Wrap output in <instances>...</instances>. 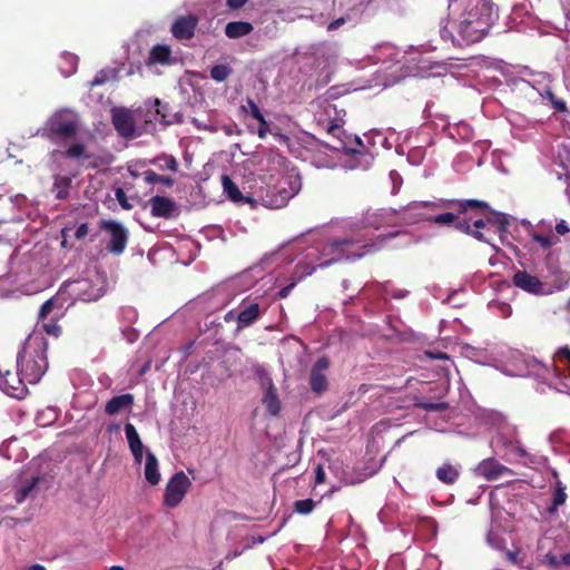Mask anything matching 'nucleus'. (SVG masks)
I'll return each mask as SVG.
<instances>
[{
  "label": "nucleus",
  "instance_id": "nucleus-1",
  "mask_svg": "<svg viewBox=\"0 0 570 570\" xmlns=\"http://www.w3.org/2000/svg\"><path fill=\"white\" fill-rule=\"evenodd\" d=\"M449 23L441 38L455 47H465L483 39L497 19L491 0H454L449 3Z\"/></svg>",
  "mask_w": 570,
  "mask_h": 570
},
{
  "label": "nucleus",
  "instance_id": "nucleus-2",
  "mask_svg": "<svg viewBox=\"0 0 570 570\" xmlns=\"http://www.w3.org/2000/svg\"><path fill=\"white\" fill-rule=\"evenodd\" d=\"M402 52L390 43L380 45L374 48V53L363 58L362 63L370 61L374 65L382 63V67L374 71L375 86L387 87L397 82L404 73H399L397 70L389 72V69L401 63Z\"/></svg>",
  "mask_w": 570,
  "mask_h": 570
},
{
  "label": "nucleus",
  "instance_id": "nucleus-3",
  "mask_svg": "<svg viewBox=\"0 0 570 570\" xmlns=\"http://www.w3.org/2000/svg\"><path fill=\"white\" fill-rule=\"evenodd\" d=\"M45 341L30 344L18 354L17 367L30 384L39 382L48 367Z\"/></svg>",
  "mask_w": 570,
  "mask_h": 570
},
{
  "label": "nucleus",
  "instance_id": "nucleus-4",
  "mask_svg": "<svg viewBox=\"0 0 570 570\" xmlns=\"http://www.w3.org/2000/svg\"><path fill=\"white\" fill-rule=\"evenodd\" d=\"M80 125L78 116L68 109L55 112L47 121L45 136L52 142L75 139Z\"/></svg>",
  "mask_w": 570,
  "mask_h": 570
},
{
  "label": "nucleus",
  "instance_id": "nucleus-5",
  "mask_svg": "<svg viewBox=\"0 0 570 570\" xmlns=\"http://www.w3.org/2000/svg\"><path fill=\"white\" fill-rule=\"evenodd\" d=\"M99 228L106 234V250L115 256L124 254L128 239L129 230L117 220L101 219Z\"/></svg>",
  "mask_w": 570,
  "mask_h": 570
},
{
  "label": "nucleus",
  "instance_id": "nucleus-6",
  "mask_svg": "<svg viewBox=\"0 0 570 570\" xmlns=\"http://www.w3.org/2000/svg\"><path fill=\"white\" fill-rule=\"evenodd\" d=\"M254 374L259 383L261 389L264 390V395L262 399L263 405L271 416H277L281 412L282 405L278 397L277 387L275 386L273 379L271 377L268 371L262 365L254 367Z\"/></svg>",
  "mask_w": 570,
  "mask_h": 570
},
{
  "label": "nucleus",
  "instance_id": "nucleus-7",
  "mask_svg": "<svg viewBox=\"0 0 570 570\" xmlns=\"http://www.w3.org/2000/svg\"><path fill=\"white\" fill-rule=\"evenodd\" d=\"M521 91L533 102L547 98L558 111L563 112L567 110L566 102L557 99L552 94L548 76H542L533 82L522 81Z\"/></svg>",
  "mask_w": 570,
  "mask_h": 570
},
{
  "label": "nucleus",
  "instance_id": "nucleus-8",
  "mask_svg": "<svg viewBox=\"0 0 570 570\" xmlns=\"http://www.w3.org/2000/svg\"><path fill=\"white\" fill-rule=\"evenodd\" d=\"M190 487L191 481L185 472L175 473L166 484L164 504L168 508H176L184 500Z\"/></svg>",
  "mask_w": 570,
  "mask_h": 570
},
{
  "label": "nucleus",
  "instance_id": "nucleus-9",
  "mask_svg": "<svg viewBox=\"0 0 570 570\" xmlns=\"http://www.w3.org/2000/svg\"><path fill=\"white\" fill-rule=\"evenodd\" d=\"M487 225H492L499 232H504L508 225V219L503 214H492L485 220L475 219L472 224L465 219H462V222H458V229L472 235L479 240L489 243V239L484 237L482 232H480V229L484 228Z\"/></svg>",
  "mask_w": 570,
  "mask_h": 570
},
{
  "label": "nucleus",
  "instance_id": "nucleus-10",
  "mask_svg": "<svg viewBox=\"0 0 570 570\" xmlns=\"http://www.w3.org/2000/svg\"><path fill=\"white\" fill-rule=\"evenodd\" d=\"M330 367V360L327 356H321L317 358L309 373V386L311 390L320 395L324 393L328 387V380L325 372Z\"/></svg>",
  "mask_w": 570,
  "mask_h": 570
},
{
  "label": "nucleus",
  "instance_id": "nucleus-11",
  "mask_svg": "<svg viewBox=\"0 0 570 570\" xmlns=\"http://www.w3.org/2000/svg\"><path fill=\"white\" fill-rule=\"evenodd\" d=\"M148 205L154 217L170 219L179 215L177 204L166 196H154L148 200Z\"/></svg>",
  "mask_w": 570,
  "mask_h": 570
},
{
  "label": "nucleus",
  "instance_id": "nucleus-12",
  "mask_svg": "<svg viewBox=\"0 0 570 570\" xmlns=\"http://www.w3.org/2000/svg\"><path fill=\"white\" fill-rule=\"evenodd\" d=\"M197 24L196 16H180L171 24L170 31L177 40H189L194 37Z\"/></svg>",
  "mask_w": 570,
  "mask_h": 570
},
{
  "label": "nucleus",
  "instance_id": "nucleus-13",
  "mask_svg": "<svg viewBox=\"0 0 570 570\" xmlns=\"http://www.w3.org/2000/svg\"><path fill=\"white\" fill-rule=\"evenodd\" d=\"M475 473L485 480H497L505 474H511V470L493 459L483 460L475 468Z\"/></svg>",
  "mask_w": 570,
  "mask_h": 570
},
{
  "label": "nucleus",
  "instance_id": "nucleus-14",
  "mask_svg": "<svg viewBox=\"0 0 570 570\" xmlns=\"http://www.w3.org/2000/svg\"><path fill=\"white\" fill-rule=\"evenodd\" d=\"M513 284L531 294H546L543 283H541L537 276H533L525 271H519L513 275Z\"/></svg>",
  "mask_w": 570,
  "mask_h": 570
},
{
  "label": "nucleus",
  "instance_id": "nucleus-15",
  "mask_svg": "<svg viewBox=\"0 0 570 570\" xmlns=\"http://www.w3.org/2000/svg\"><path fill=\"white\" fill-rule=\"evenodd\" d=\"M40 481V476H32L28 480L21 481L14 490L16 503L22 504L27 499H35Z\"/></svg>",
  "mask_w": 570,
  "mask_h": 570
},
{
  "label": "nucleus",
  "instance_id": "nucleus-16",
  "mask_svg": "<svg viewBox=\"0 0 570 570\" xmlns=\"http://www.w3.org/2000/svg\"><path fill=\"white\" fill-rule=\"evenodd\" d=\"M112 125L121 137L129 138L135 132V121L128 111L119 110L114 112Z\"/></svg>",
  "mask_w": 570,
  "mask_h": 570
},
{
  "label": "nucleus",
  "instance_id": "nucleus-17",
  "mask_svg": "<svg viewBox=\"0 0 570 570\" xmlns=\"http://www.w3.org/2000/svg\"><path fill=\"white\" fill-rule=\"evenodd\" d=\"M134 395L131 393H125L111 397L105 405V413L114 416L119 414L121 411L128 410L134 405Z\"/></svg>",
  "mask_w": 570,
  "mask_h": 570
},
{
  "label": "nucleus",
  "instance_id": "nucleus-18",
  "mask_svg": "<svg viewBox=\"0 0 570 570\" xmlns=\"http://www.w3.org/2000/svg\"><path fill=\"white\" fill-rule=\"evenodd\" d=\"M261 317V308L258 303H250L244 307L237 315V330L240 331L250 326Z\"/></svg>",
  "mask_w": 570,
  "mask_h": 570
},
{
  "label": "nucleus",
  "instance_id": "nucleus-19",
  "mask_svg": "<svg viewBox=\"0 0 570 570\" xmlns=\"http://www.w3.org/2000/svg\"><path fill=\"white\" fill-rule=\"evenodd\" d=\"M554 372L558 377L570 379V348L561 347L554 356Z\"/></svg>",
  "mask_w": 570,
  "mask_h": 570
},
{
  "label": "nucleus",
  "instance_id": "nucleus-20",
  "mask_svg": "<svg viewBox=\"0 0 570 570\" xmlns=\"http://www.w3.org/2000/svg\"><path fill=\"white\" fill-rule=\"evenodd\" d=\"M254 30L250 22L230 21L225 26V35L229 39H238L248 36Z\"/></svg>",
  "mask_w": 570,
  "mask_h": 570
},
{
  "label": "nucleus",
  "instance_id": "nucleus-21",
  "mask_svg": "<svg viewBox=\"0 0 570 570\" xmlns=\"http://www.w3.org/2000/svg\"><path fill=\"white\" fill-rule=\"evenodd\" d=\"M145 478L151 485H157L160 481V473L158 470V460L156 455L147 451L145 463Z\"/></svg>",
  "mask_w": 570,
  "mask_h": 570
},
{
  "label": "nucleus",
  "instance_id": "nucleus-22",
  "mask_svg": "<svg viewBox=\"0 0 570 570\" xmlns=\"http://www.w3.org/2000/svg\"><path fill=\"white\" fill-rule=\"evenodd\" d=\"M63 316L62 313H56L51 318L38 320L43 332L50 336L59 337L61 335V326L58 321Z\"/></svg>",
  "mask_w": 570,
  "mask_h": 570
},
{
  "label": "nucleus",
  "instance_id": "nucleus-23",
  "mask_svg": "<svg viewBox=\"0 0 570 570\" xmlns=\"http://www.w3.org/2000/svg\"><path fill=\"white\" fill-rule=\"evenodd\" d=\"M149 164L157 166L160 170L178 171L177 159L171 155H160L149 160Z\"/></svg>",
  "mask_w": 570,
  "mask_h": 570
},
{
  "label": "nucleus",
  "instance_id": "nucleus-24",
  "mask_svg": "<svg viewBox=\"0 0 570 570\" xmlns=\"http://www.w3.org/2000/svg\"><path fill=\"white\" fill-rule=\"evenodd\" d=\"M71 178L67 176H57L53 183V193L57 199H66L69 195Z\"/></svg>",
  "mask_w": 570,
  "mask_h": 570
},
{
  "label": "nucleus",
  "instance_id": "nucleus-25",
  "mask_svg": "<svg viewBox=\"0 0 570 570\" xmlns=\"http://www.w3.org/2000/svg\"><path fill=\"white\" fill-rule=\"evenodd\" d=\"M436 476L445 484H453L459 478V470L451 464H443L436 470Z\"/></svg>",
  "mask_w": 570,
  "mask_h": 570
},
{
  "label": "nucleus",
  "instance_id": "nucleus-26",
  "mask_svg": "<svg viewBox=\"0 0 570 570\" xmlns=\"http://www.w3.org/2000/svg\"><path fill=\"white\" fill-rule=\"evenodd\" d=\"M171 50L168 46L156 45L151 48L149 60L151 62L167 63L170 59Z\"/></svg>",
  "mask_w": 570,
  "mask_h": 570
},
{
  "label": "nucleus",
  "instance_id": "nucleus-27",
  "mask_svg": "<svg viewBox=\"0 0 570 570\" xmlns=\"http://www.w3.org/2000/svg\"><path fill=\"white\" fill-rule=\"evenodd\" d=\"M62 156L68 159H87L90 155L87 153V147L83 142L71 144L63 153Z\"/></svg>",
  "mask_w": 570,
  "mask_h": 570
},
{
  "label": "nucleus",
  "instance_id": "nucleus-28",
  "mask_svg": "<svg viewBox=\"0 0 570 570\" xmlns=\"http://www.w3.org/2000/svg\"><path fill=\"white\" fill-rule=\"evenodd\" d=\"M222 184L224 191L228 196V198L233 202H240L243 199V194L238 189L237 185L233 181V179L227 176H222Z\"/></svg>",
  "mask_w": 570,
  "mask_h": 570
},
{
  "label": "nucleus",
  "instance_id": "nucleus-29",
  "mask_svg": "<svg viewBox=\"0 0 570 570\" xmlns=\"http://www.w3.org/2000/svg\"><path fill=\"white\" fill-rule=\"evenodd\" d=\"M142 175H144V180L150 185L160 183V184L166 185L167 187H171L175 184V179L171 178L170 176L159 175L151 169L144 171Z\"/></svg>",
  "mask_w": 570,
  "mask_h": 570
},
{
  "label": "nucleus",
  "instance_id": "nucleus-30",
  "mask_svg": "<svg viewBox=\"0 0 570 570\" xmlns=\"http://www.w3.org/2000/svg\"><path fill=\"white\" fill-rule=\"evenodd\" d=\"M125 434L130 450L136 449L137 451L139 448H144L140 436L131 423L125 424Z\"/></svg>",
  "mask_w": 570,
  "mask_h": 570
},
{
  "label": "nucleus",
  "instance_id": "nucleus-31",
  "mask_svg": "<svg viewBox=\"0 0 570 570\" xmlns=\"http://www.w3.org/2000/svg\"><path fill=\"white\" fill-rule=\"evenodd\" d=\"M209 73L213 80L216 82H223L233 73V68L229 65L224 63L215 65L212 67Z\"/></svg>",
  "mask_w": 570,
  "mask_h": 570
},
{
  "label": "nucleus",
  "instance_id": "nucleus-32",
  "mask_svg": "<svg viewBox=\"0 0 570 570\" xmlns=\"http://www.w3.org/2000/svg\"><path fill=\"white\" fill-rule=\"evenodd\" d=\"M557 163L566 170H570V147L562 144L558 148ZM566 177L569 178V173H566Z\"/></svg>",
  "mask_w": 570,
  "mask_h": 570
},
{
  "label": "nucleus",
  "instance_id": "nucleus-33",
  "mask_svg": "<svg viewBox=\"0 0 570 570\" xmlns=\"http://www.w3.org/2000/svg\"><path fill=\"white\" fill-rule=\"evenodd\" d=\"M443 205H444L443 200H441L439 203H434V202H413V203H410L405 207V209L409 210V212H413V213L420 215V210L423 209V208L436 209V208L443 207Z\"/></svg>",
  "mask_w": 570,
  "mask_h": 570
},
{
  "label": "nucleus",
  "instance_id": "nucleus-34",
  "mask_svg": "<svg viewBox=\"0 0 570 570\" xmlns=\"http://www.w3.org/2000/svg\"><path fill=\"white\" fill-rule=\"evenodd\" d=\"M433 222L439 225L454 224L455 228L458 229V222H462V219L452 213H444V214H440V215L435 216L433 218Z\"/></svg>",
  "mask_w": 570,
  "mask_h": 570
},
{
  "label": "nucleus",
  "instance_id": "nucleus-35",
  "mask_svg": "<svg viewBox=\"0 0 570 570\" xmlns=\"http://www.w3.org/2000/svg\"><path fill=\"white\" fill-rule=\"evenodd\" d=\"M315 508L313 499L298 500L294 503V511L299 514H308Z\"/></svg>",
  "mask_w": 570,
  "mask_h": 570
},
{
  "label": "nucleus",
  "instance_id": "nucleus-36",
  "mask_svg": "<svg viewBox=\"0 0 570 570\" xmlns=\"http://www.w3.org/2000/svg\"><path fill=\"white\" fill-rule=\"evenodd\" d=\"M55 307H56V299L55 298L47 299L41 305V307L39 309L38 320H47V318H49V315L51 314V312L53 311Z\"/></svg>",
  "mask_w": 570,
  "mask_h": 570
},
{
  "label": "nucleus",
  "instance_id": "nucleus-37",
  "mask_svg": "<svg viewBox=\"0 0 570 570\" xmlns=\"http://www.w3.org/2000/svg\"><path fill=\"white\" fill-rule=\"evenodd\" d=\"M115 197L124 209L132 208V205L129 203L126 191L122 188L119 187L115 190Z\"/></svg>",
  "mask_w": 570,
  "mask_h": 570
},
{
  "label": "nucleus",
  "instance_id": "nucleus-38",
  "mask_svg": "<svg viewBox=\"0 0 570 570\" xmlns=\"http://www.w3.org/2000/svg\"><path fill=\"white\" fill-rule=\"evenodd\" d=\"M373 159L374 157L371 153H362L358 149V167H362L363 169L370 168Z\"/></svg>",
  "mask_w": 570,
  "mask_h": 570
},
{
  "label": "nucleus",
  "instance_id": "nucleus-39",
  "mask_svg": "<svg viewBox=\"0 0 570 570\" xmlns=\"http://www.w3.org/2000/svg\"><path fill=\"white\" fill-rule=\"evenodd\" d=\"M109 79V76H108V72L105 71V70H100L96 76L95 78L89 81V88H95V87H98V86H101L104 85L105 82H107Z\"/></svg>",
  "mask_w": 570,
  "mask_h": 570
},
{
  "label": "nucleus",
  "instance_id": "nucleus-40",
  "mask_svg": "<svg viewBox=\"0 0 570 570\" xmlns=\"http://www.w3.org/2000/svg\"><path fill=\"white\" fill-rule=\"evenodd\" d=\"M419 406L426 411L435 412H440L446 409V404L443 402H421Z\"/></svg>",
  "mask_w": 570,
  "mask_h": 570
},
{
  "label": "nucleus",
  "instance_id": "nucleus-41",
  "mask_svg": "<svg viewBox=\"0 0 570 570\" xmlns=\"http://www.w3.org/2000/svg\"><path fill=\"white\" fill-rule=\"evenodd\" d=\"M419 406L426 411L435 412H440L446 409V404L443 402H421Z\"/></svg>",
  "mask_w": 570,
  "mask_h": 570
},
{
  "label": "nucleus",
  "instance_id": "nucleus-42",
  "mask_svg": "<svg viewBox=\"0 0 570 570\" xmlns=\"http://www.w3.org/2000/svg\"><path fill=\"white\" fill-rule=\"evenodd\" d=\"M390 180H391L392 186H393L392 187V194H396L400 190L401 186H402L403 179H402L401 175L397 171L391 170L390 171Z\"/></svg>",
  "mask_w": 570,
  "mask_h": 570
},
{
  "label": "nucleus",
  "instance_id": "nucleus-43",
  "mask_svg": "<svg viewBox=\"0 0 570 570\" xmlns=\"http://www.w3.org/2000/svg\"><path fill=\"white\" fill-rule=\"evenodd\" d=\"M334 252H344L345 247H353L354 242L351 239L336 240L332 244Z\"/></svg>",
  "mask_w": 570,
  "mask_h": 570
},
{
  "label": "nucleus",
  "instance_id": "nucleus-44",
  "mask_svg": "<svg viewBox=\"0 0 570 570\" xmlns=\"http://www.w3.org/2000/svg\"><path fill=\"white\" fill-rule=\"evenodd\" d=\"M567 494L563 489H557L553 493V505L557 508L566 502Z\"/></svg>",
  "mask_w": 570,
  "mask_h": 570
},
{
  "label": "nucleus",
  "instance_id": "nucleus-45",
  "mask_svg": "<svg viewBox=\"0 0 570 570\" xmlns=\"http://www.w3.org/2000/svg\"><path fill=\"white\" fill-rule=\"evenodd\" d=\"M532 237L543 248H549L550 246H552V239L549 236L534 234Z\"/></svg>",
  "mask_w": 570,
  "mask_h": 570
},
{
  "label": "nucleus",
  "instance_id": "nucleus-46",
  "mask_svg": "<svg viewBox=\"0 0 570 570\" xmlns=\"http://www.w3.org/2000/svg\"><path fill=\"white\" fill-rule=\"evenodd\" d=\"M88 232H89L88 224L82 223L77 227V229L75 232V237L77 239H83L88 235Z\"/></svg>",
  "mask_w": 570,
  "mask_h": 570
},
{
  "label": "nucleus",
  "instance_id": "nucleus-47",
  "mask_svg": "<svg viewBox=\"0 0 570 570\" xmlns=\"http://www.w3.org/2000/svg\"><path fill=\"white\" fill-rule=\"evenodd\" d=\"M487 540L489 544L495 549H501L503 547L501 539H499L493 532H489Z\"/></svg>",
  "mask_w": 570,
  "mask_h": 570
},
{
  "label": "nucleus",
  "instance_id": "nucleus-48",
  "mask_svg": "<svg viewBox=\"0 0 570 570\" xmlns=\"http://www.w3.org/2000/svg\"><path fill=\"white\" fill-rule=\"evenodd\" d=\"M249 0H227L226 7L229 10H238L242 9Z\"/></svg>",
  "mask_w": 570,
  "mask_h": 570
},
{
  "label": "nucleus",
  "instance_id": "nucleus-49",
  "mask_svg": "<svg viewBox=\"0 0 570 570\" xmlns=\"http://www.w3.org/2000/svg\"><path fill=\"white\" fill-rule=\"evenodd\" d=\"M325 471L321 464H318L315 469V484L324 483L325 481Z\"/></svg>",
  "mask_w": 570,
  "mask_h": 570
},
{
  "label": "nucleus",
  "instance_id": "nucleus-50",
  "mask_svg": "<svg viewBox=\"0 0 570 570\" xmlns=\"http://www.w3.org/2000/svg\"><path fill=\"white\" fill-rule=\"evenodd\" d=\"M460 206L463 210H466V207H473V208L474 207H485L487 205L482 202L470 199V200H465L464 203H461Z\"/></svg>",
  "mask_w": 570,
  "mask_h": 570
},
{
  "label": "nucleus",
  "instance_id": "nucleus-51",
  "mask_svg": "<svg viewBox=\"0 0 570 570\" xmlns=\"http://www.w3.org/2000/svg\"><path fill=\"white\" fill-rule=\"evenodd\" d=\"M268 131H269L268 121L258 125L257 135L259 138L264 139L267 136Z\"/></svg>",
  "mask_w": 570,
  "mask_h": 570
},
{
  "label": "nucleus",
  "instance_id": "nucleus-52",
  "mask_svg": "<svg viewBox=\"0 0 570 570\" xmlns=\"http://www.w3.org/2000/svg\"><path fill=\"white\" fill-rule=\"evenodd\" d=\"M247 104H248V107H249V114L254 118L256 115H258L261 109L258 108L256 102L253 99H250V98L247 99Z\"/></svg>",
  "mask_w": 570,
  "mask_h": 570
},
{
  "label": "nucleus",
  "instance_id": "nucleus-53",
  "mask_svg": "<svg viewBox=\"0 0 570 570\" xmlns=\"http://www.w3.org/2000/svg\"><path fill=\"white\" fill-rule=\"evenodd\" d=\"M345 21H346V19H345L344 17L338 18V19H335V20H333V21L328 24L327 29H328V30H336V29H338L341 26H343V24L345 23Z\"/></svg>",
  "mask_w": 570,
  "mask_h": 570
},
{
  "label": "nucleus",
  "instance_id": "nucleus-54",
  "mask_svg": "<svg viewBox=\"0 0 570 570\" xmlns=\"http://www.w3.org/2000/svg\"><path fill=\"white\" fill-rule=\"evenodd\" d=\"M294 286H295V283H291L289 285H287V286H285V287H283V288L278 292L277 296H278L279 298H285V297H287V296L289 295L291 291L294 288Z\"/></svg>",
  "mask_w": 570,
  "mask_h": 570
},
{
  "label": "nucleus",
  "instance_id": "nucleus-55",
  "mask_svg": "<svg viewBox=\"0 0 570 570\" xmlns=\"http://www.w3.org/2000/svg\"><path fill=\"white\" fill-rule=\"evenodd\" d=\"M130 451L132 453L135 462L140 464L142 461V456H144V448H139L137 451H136V449L130 450Z\"/></svg>",
  "mask_w": 570,
  "mask_h": 570
},
{
  "label": "nucleus",
  "instance_id": "nucleus-56",
  "mask_svg": "<svg viewBox=\"0 0 570 570\" xmlns=\"http://www.w3.org/2000/svg\"><path fill=\"white\" fill-rule=\"evenodd\" d=\"M556 230L559 235H564L569 232V227L564 220H561L557 224Z\"/></svg>",
  "mask_w": 570,
  "mask_h": 570
},
{
  "label": "nucleus",
  "instance_id": "nucleus-57",
  "mask_svg": "<svg viewBox=\"0 0 570 570\" xmlns=\"http://www.w3.org/2000/svg\"><path fill=\"white\" fill-rule=\"evenodd\" d=\"M341 148L344 150V153L348 156H354L356 154V149L353 147H347L343 141L340 142ZM336 149H340V147H335Z\"/></svg>",
  "mask_w": 570,
  "mask_h": 570
},
{
  "label": "nucleus",
  "instance_id": "nucleus-58",
  "mask_svg": "<svg viewBox=\"0 0 570 570\" xmlns=\"http://www.w3.org/2000/svg\"><path fill=\"white\" fill-rule=\"evenodd\" d=\"M546 561H547L550 566H552V567H559V564H560V562H559L558 558H557L556 556H553V554H550V553H548V554L546 556Z\"/></svg>",
  "mask_w": 570,
  "mask_h": 570
},
{
  "label": "nucleus",
  "instance_id": "nucleus-59",
  "mask_svg": "<svg viewBox=\"0 0 570 570\" xmlns=\"http://www.w3.org/2000/svg\"><path fill=\"white\" fill-rule=\"evenodd\" d=\"M26 570H47L46 567L39 563L29 566Z\"/></svg>",
  "mask_w": 570,
  "mask_h": 570
},
{
  "label": "nucleus",
  "instance_id": "nucleus-60",
  "mask_svg": "<svg viewBox=\"0 0 570 570\" xmlns=\"http://www.w3.org/2000/svg\"><path fill=\"white\" fill-rule=\"evenodd\" d=\"M426 354L431 357V358H446V355L445 354H442V353H432V352H426Z\"/></svg>",
  "mask_w": 570,
  "mask_h": 570
},
{
  "label": "nucleus",
  "instance_id": "nucleus-61",
  "mask_svg": "<svg viewBox=\"0 0 570 570\" xmlns=\"http://www.w3.org/2000/svg\"><path fill=\"white\" fill-rule=\"evenodd\" d=\"M254 118L258 121V124L267 122L262 111H259L258 115H256Z\"/></svg>",
  "mask_w": 570,
  "mask_h": 570
},
{
  "label": "nucleus",
  "instance_id": "nucleus-62",
  "mask_svg": "<svg viewBox=\"0 0 570 570\" xmlns=\"http://www.w3.org/2000/svg\"><path fill=\"white\" fill-rule=\"evenodd\" d=\"M254 118L258 121V124L267 122L262 111H259L258 115H256Z\"/></svg>",
  "mask_w": 570,
  "mask_h": 570
},
{
  "label": "nucleus",
  "instance_id": "nucleus-63",
  "mask_svg": "<svg viewBox=\"0 0 570 570\" xmlns=\"http://www.w3.org/2000/svg\"><path fill=\"white\" fill-rule=\"evenodd\" d=\"M234 318H235V317H234V312H233V311L227 312V313H226V315L224 316V320H225L226 322H230V321H233Z\"/></svg>",
  "mask_w": 570,
  "mask_h": 570
},
{
  "label": "nucleus",
  "instance_id": "nucleus-64",
  "mask_svg": "<svg viewBox=\"0 0 570 570\" xmlns=\"http://www.w3.org/2000/svg\"><path fill=\"white\" fill-rule=\"evenodd\" d=\"M562 562L567 566H570V553H567L562 557Z\"/></svg>",
  "mask_w": 570,
  "mask_h": 570
}]
</instances>
